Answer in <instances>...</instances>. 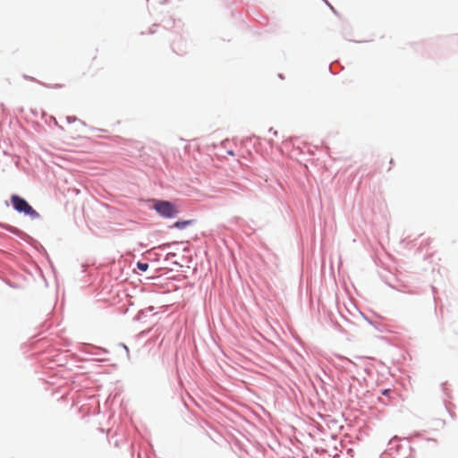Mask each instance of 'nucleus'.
<instances>
[{
  "label": "nucleus",
  "mask_w": 458,
  "mask_h": 458,
  "mask_svg": "<svg viewBox=\"0 0 458 458\" xmlns=\"http://www.w3.org/2000/svg\"><path fill=\"white\" fill-rule=\"evenodd\" d=\"M11 202L15 210L29 215L32 218H38L39 214L22 198L18 195L11 197Z\"/></svg>",
  "instance_id": "1"
},
{
  "label": "nucleus",
  "mask_w": 458,
  "mask_h": 458,
  "mask_svg": "<svg viewBox=\"0 0 458 458\" xmlns=\"http://www.w3.org/2000/svg\"><path fill=\"white\" fill-rule=\"evenodd\" d=\"M154 208L156 211L165 217H174L177 214V209L174 204L165 200H157Z\"/></svg>",
  "instance_id": "2"
},
{
  "label": "nucleus",
  "mask_w": 458,
  "mask_h": 458,
  "mask_svg": "<svg viewBox=\"0 0 458 458\" xmlns=\"http://www.w3.org/2000/svg\"><path fill=\"white\" fill-rule=\"evenodd\" d=\"M190 223L191 221H179L175 222L173 226L179 229H184Z\"/></svg>",
  "instance_id": "3"
},
{
  "label": "nucleus",
  "mask_w": 458,
  "mask_h": 458,
  "mask_svg": "<svg viewBox=\"0 0 458 458\" xmlns=\"http://www.w3.org/2000/svg\"><path fill=\"white\" fill-rule=\"evenodd\" d=\"M137 267L142 271V272H145L148 270V263H142V262H138L137 263Z\"/></svg>",
  "instance_id": "4"
},
{
  "label": "nucleus",
  "mask_w": 458,
  "mask_h": 458,
  "mask_svg": "<svg viewBox=\"0 0 458 458\" xmlns=\"http://www.w3.org/2000/svg\"><path fill=\"white\" fill-rule=\"evenodd\" d=\"M269 134V140L273 141V138L277 136V131L274 130L273 128H270L268 130ZM273 144V142H271Z\"/></svg>",
  "instance_id": "5"
},
{
  "label": "nucleus",
  "mask_w": 458,
  "mask_h": 458,
  "mask_svg": "<svg viewBox=\"0 0 458 458\" xmlns=\"http://www.w3.org/2000/svg\"><path fill=\"white\" fill-rule=\"evenodd\" d=\"M391 390L390 389H386L382 392V394L384 395H388L390 394Z\"/></svg>",
  "instance_id": "6"
}]
</instances>
